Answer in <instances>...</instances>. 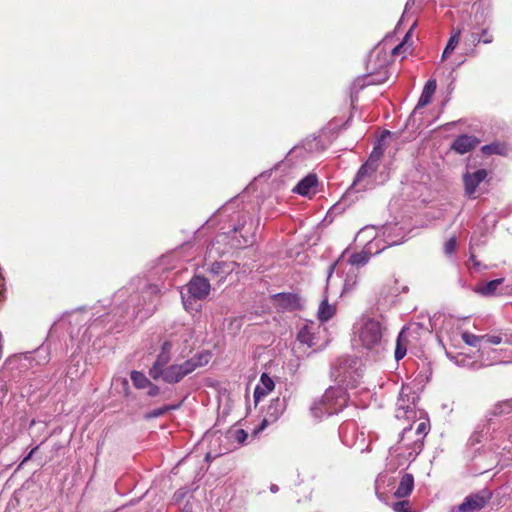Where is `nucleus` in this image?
<instances>
[{
  "label": "nucleus",
  "instance_id": "nucleus-10",
  "mask_svg": "<svg viewBox=\"0 0 512 512\" xmlns=\"http://www.w3.org/2000/svg\"><path fill=\"white\" fill-rule=\"evenodd\" d=\"M377 169L376 166L372 165V162L366 161L358 170L352 187H359L358 190H365Z\"/></svg>",
  "mask_w": 512,
  "mask_h": 512
},
{
  "label": "nucleus",
  "instance_id": "nucleus-37",
  "mask_svg": "<svg viewBox=\"0 0 512 512\" xmlns=\"http://www.w3.org/2000/svg\"><path fill=\"white\" fill-rule=\"evenodd\" d=\"M474 17L475 19H484V11L483 9H481L480 7L477 8L475 14H474Z\"/></svg>",
  "mask_w": 512,
  "mask_h": 512
},
{
  "label": "nucleus",
  "instance_id": "nucleus-4",
  "mask_svg": "<svg viewBox=\"0 0 512 512\" xmlns=\"http://www.w3.org/2000/svg\"><path fill=\"white\" fill-rule=\"evenodd\" d=\"M187 293L189 296L186 298L185 294L182 292V301L185 308H188V305L191 304V299H204L210 291V283L209 281L201 276H194L189 283L186 285Z\"/></svg>",
  "mask_w": 512,
  "mask_h": 512
},
{
  "label": "nucleus",
  "instance_id": "nucleus-20",
  "mask_svg": "<svg viewBox=\"0 0 512 512\" xmlns=\"http://www.w3.org/2000/svg\"><path fill=\"white\" fill-rule=\"evenodd\" d=\"M130 378L133 385L139 389L148 387L151 382L142 372L139 371H132Z\"/></svg>",
  "mask_w": 512,
  "mask_h": 512
},
{
  "label": "nucleus",
  "instance_id": "nucleus-30",
  "mask_svg": "<svg viewBox=\"0 0 512 512\" xmlns=\"http://www.w3.org/2000/svg\"><path fill=\"white\" fill-rule=\"evenodd\" d=\"M392 507L395 512H411L408 500L395 502Z\"/></svg>",
  "mask_w": 512,
  "mask_h": 512
},
{
  "label": "nucleus",
  "instance_id": "nucleus-8",
  "mask_svg": "<svg viewBox=\"0 0 512 512\" xmlns=\"http://www.w3.org/2000/svg\"><path fill=\"white\" fill-rule=\"evenodd\" d=\"M286 409V400L284 398L276 397L272 399L267 406L266 415L263 421L261 422L258 429L255 430V433L262 431L270 422H275L285 411Z\"/></svg>",
  "mask_w": 512,
  "mask_h": 512
},
{
  "label": "nucleus",
  "instance_id": "nucleus-33",
  "mask_svg": "<svg viewBox=\"0 0 512 512\" xmlns=\"http://www.w3.org/2000/svg\"><path fill=\"white\" fill-rule=\"evenodd\" d=\"M482 339L493 345H498L502 342V338L498 335H482Z\"/></svg>",
  "mask_w": 512,
  "mask_h": 512
},
{
  "label": "nucleus",
  "instance_id": "nucleus-18",
  "mask_svg": "<svg viewBox=\"0 0 512 512\" xmlns=\"http://www.w3.org/2000/svg\"><path fill=\"white\" fill-rule=\"evenodd\" d=\"M248 434L244 429H229L226 432V445L232 442H236L238 445H242L247 439ZM229 448L226 446V450Z\"/></svg>",
  "mask_w": 512,
  "mask_h": 512
},
{
  "label": "nucleus",
  "instance_id": "nucleus-22",
  "mask_svg": "<svg viewBox=\"0 0 512 512\" xmlns=\"http://www.w3.org/2000/svg\"><path fill=\"white\" fill-rule=\"evenodd\" d=\"M370 254L366 251L354 253L349 257L348 262L351 265L363 266L369 261Z\"/></svg>",
  "mask_w": 512,
  "mask_h": 512
},
{
  "label": "nucleus",
  "instance_id": "nucleus-17",
  "mask_svg": "<svg viewBox=\"0 0 512 512\" xmlns=\"http://www.w3.org/2000/svg\"><path fill=\"white\" fill-rule=\"evenodd\" d=\"M463 28H453L451 36L446 44V47L442 53V60L446 59L450 53L453 52L457 44L459 43Z\"/></svg>",
  "mask_w": 512,
  "mask_h": 512
},
{
  "label": "nucleus",
  "instance_id": "nucleus-41",
  "mask_svg": "<svg viewBox=\"0 0 512 512\" xmlns=\"http://www.w3.org/2000/svg\"><path fill=\"white\" fill-rule=\"evenodd\" d=\"M410 430H411V427H410V428H406V429H404V431H403V435H405V434H406L408 431H410Z\"/></svg>",
  "mask_w": 512,
  "mask_h": 512
},
{
  "label": "nucleus",
  "instance_id": "nucleus-15",
  "mask_svg": "<svg viewBox=\"0 0 512 512\" xmlns=\"http://www.w3.org/2000/svg\"><path fill=\"white\" fill-rule=\"evenodd\" d=\"M508 151H509L508 146L502 142H493L491 144L484 145L481 148V152L485 156H491V155L507 156Z\"/></svg>",
  "mask_w": 512,
  "mask_h": 512
},
{
  "label": "nucleus",
  "instance_id": "nucleus-23",
  "mask_svg": "<svg viewBox=\"0 0 512 512\" xmlns=\"http://www.w3.org/2000/svg\"><path fill=\"white\" fill-rule=\"evenodd\" d=\"M384 154V148L381 144V141H379L374 147L373 150L369 156V159L367 162H372L373 166H376L378 168V162L381 159V157Z\"/></svg>",
  "mask_w": 512,
  "mask_h": 512
},
{
  "label": "nucleus",
  "instance_id": "nucleus-2",
  "mask_svg": "<svg viewBox=\"0 0 512 512\" xmlns=\"http://www.w3.org/2000/svg\"><path fill=\"white\" fill-rule=\"evenodd\" d=\"M211 354L209 352L199 353L181 364H173L165 369V382L174 384L180 382L197 368L209 363Z\"/></svg>",
  "mask_w": 512,
  "mask_h": 512
},
{
  "label": "nucleus",
  "instance_id": "nucleus-6",
  "mask_svg": "<svg viewBox=\"0 0 512 512\" xmlns=\"http://www.w3.org/2000/svg\"><path fill=\"white\" fill-rule=\"evenodd\" d=\"M360 341L368 349L380 344L382 339L381 324L375 320H368L364 323L360 331Z\"/></svg>",
  "mask_w": 512,
  "mask_h": 512
},
{
  "label": "nucleus",
  "instance_id": "nucleus-31",
  "mask_svg": "<svg viewBox=\"0 0 512 512\" xmlns=\"http://www.w3.org/2000/svg\"><path fill=\"white\" fill-rule=\"evenodd\" d=\"M456 244L457 242L455 237L448 239L444 244V252L447 255H451L456 249Z\"/></svg>",
  "mask_w": 512,
  "mask_h": 512
},
{
  "label": "nucleus",
  "instance_id": "nucleus-36",
  "mask_svg": "<svg viewBox=\"0 0 512 512\" xmlns=\"http://www.w3.org/2000/svg\"><path fill=\"white\" fill-rule=\"evenodd\" d=\"M167 410H168V407L159 408V409H157V410H154V411L151 413V416H153V417H159V416L163 415Z\"/></svg>",
  "mask_w": 512,
  "mask_h": 512
},
{
  "label": "nucleus",
  "instance_id": "nucleus-21",
  "mask_svg": "<svg viewBox=\"0 0 512 512\" xmlns=\"http://www.w3.org/2000/svg\"><path fill=\"white\" fill-rule=\"evenodd\" d=\"M430 429V424L428 421H423V422H420L418 425H417V428H416V434L418 435H422V438L421 439H417L415 442H414V448H418L419 450L422 449L423 445H424V442H423V439L424 437L427 435L428 431Z\"/></svg>",
  "mask_w": 512,
  "mask_h": 512
},
{
  "label": "nucleus",
  "instance_id": "nucleus-39",
  "mask_svg": "<svg viewBox=\"0 0 512 512\" xmlns=\"http://www.w3.org/2000/svg\"><path fill=\"white\" fill-rule=\"evenodd\" d=\"M36 449H37V447L33 448V449L30 451L29 455L25 458V460H24V461L28 460V459L32 456V454L34 453V451H35Z\"/></svg>",
  "mask_w": 512,
  "mask_h": 512
},
{
  "label": "nucleus",
  "instance_id": "nucleus-5",
  "mask_svg": "<svg viewBox=\"0 0 512 512\" xmlns=\"http://www.w3.org/2000/svg\"><path fill=\"white\" fill-rule=\"evenodd\" d=\"M492 498V492L488 489H482L476 493L466 496L463 502L457 506L458 512H479Z\"/></svg>",
  "mask_w": 512,
  "mask_h": 512
},
{
  "label": "nucleus",
  "instance_id": "nucleus-25",
  "mask_svg": "<svg viewBox=\"0 0 512 512\" xmlns=\"http://www.w3.org/2000/svg\"><path fill=\"white\" fill-rule=\"evenodd\" d=\"M285 308L292 309L297 303V297L290 293H279L275 296Z\"/></svg>",
  "mask_w": 512,
  "mask_h": 512
},
{
  "label": "nucleus",
  "instance_id": "nucleus-27",
  "mask_svg": "<svg viewBox=\"0 0 512 512\" xmlns=\"http://www.w3.org/2000/svg\"><path fill=\"white\" fill-rule=\"evenodd\" d=\"M168 346H169L168 342H165L163 344V346H162L163 352L158 355L156 361L154 362V364H156L159 367H162L163 369H165L164 367L167 365V363L170 360L169 354L164 352V350H166Z\"/></svg>",
  "mask_w": 512,
  "mask_h": 512
},
{
  "label": "nucleus",
  "instance_id": "nucleus-7",
  "mask_svg": "<svg viewBox=\"0 0 512 512\" xmlns=\"http://www.w3.org/2000/svg\"><path fill=\"white\" fill-rule=\"evenodd\" d=\"M488 176V172L485 169H478L475 172H466L463 174V183L465 195L471 199L476 198L477 187L483 182Z\"/></svg>",
  "mask_w": 512,
  "mask_h": 512
},
{
  "label": "nucleus",
  "instance_id": "nucleus-38",
  "mask_svg": "<svg viewBox=\"0 0 512 512\" xmlns=\"http://www.w3.org/2000/svg\"><path fill=\"white\" fill-rule=\"evenodd\" d=\"M234 324H237L236 326H237V328H239V326H240V321H239V320H237V319H235L234 321H231V322H230V326H231V327H232Z\"/></svg>",
  "mask_w": 512,
  "mask_h": 512
},
{
  "label": "nucleus",
  "instance_id": "nucleus-29",
  "mask_svg": "<svg viewBox=\"0 0 512 512\" xmlns=\"http://www.w3.org/2000/svg\"><path fill=\"white\" fill-rule=\"evenodd\" d=\"M149 375L154 379L157 380L160 377L163 378L165 381V369L162 367L157 366L156 364H153V366L149 370Z\"/></svg>",
  "mask_w": 512,
  "mask_h": 512
},
{
  "label": "nucleus",
  "instance_id": "nucleus-42",
  "mask_svg": "<svg viewBox=\"0 0 512 512\" xmlns=\"http://www.w3.org/2000/svg\"><path fill=\"white\" fill-rule=\"evenodd\" d=\"M211 452H208L207 455H206V458L209 459L211 457Z\"/></svg>",
  "mask_w": 512,
  "mask_h": 512
},
{
  "label": "nucleus",
  "instance_id": "nucleus-35",
  "mask_svg": "<svg viewBox=\"0 0 512 512\" xmlns=\"http://www.w3.org/2000/svg\"><path fill=\"white\" fill-rule=\"evenodd\" d=\"M149 387V391H148V395L149 396H157L160 392V389L157 385H154L150 382V385L148 386Z\"/></svg>",
  "mask_w": 512,
  "mask_h": 512
},
{
  "label": "nucleus",
  "instance_id": "nucleus-32",
  "mask_svg": "<svg viewBox=\"0 0 512 512\" xmlns=\"http://www.w3.org/2000/svg\"><path fill=\"white\" fill-rule=\"evenodd\" d=\"M480 39H481V43L490 44L493 42L494 37L489 32V30L487 28H485V29H482V31L480 33Z\"/></svg>",
  "mask_w": 512,
  "mask_h": 512
},
{
  "label": "nucleus",
  "instance_id": "nucleus-13",
  "mask_svg": "<svg viewBox=\"0 0 512 512\" xmlns=\"http://www.w3.org/2000/svg\"><path fill=\"white\" fill-rule=\"evenodd\" d=\"M414 488V477L406 473L401 477L400 483L394 493L397 498H404L411 494Z\"/></svg>",
  "mask_w": 512,
  "mask_h": 512
},
{
  "label": "nucleus",
  "instance_id": "nucleus-12",
  "mask_svg": "<svg viewBox=\"0 0 512 512\" xmlns=\"http://www.w3.org/2000/svg\"><path fill=\"white\" fill-rule=\"evenodd\" d=\"M275 387V383L271 377H269L266 373H263L260 378V384L256 386L254 390V399L257 403L261 397L266 396L270 393Z\"/></svg>",
  "mask_w": 512,
  "mask_h": 512
},
{
  "label": "nucleus",
  "instance_id": "nucleus-28",
  "mask_svg": "<svg viewBox=\"0 0 512 512\" xmlns=\"http://www.w3.org/2000/svg\"><path fill=\"white\" fill-rule=\"evenodd\" d=\"M413 27H414V26H412V27L410 28V30L406 33V35H405V37H404L403 41H402L401 43H399L397 46H395V47L393 48V50H392V55H400L401 53H403V52L407 49V47H406V43H407L408 38H409V37H410V35H411V32H412V30H413Z\"/></svg>",
  "mask_w": 512,
  "mask_h": 512
},
{
  "label": "nucleus",
  "instance_id": "nucleus-11",
  "mask_svg": "<svg viewBox=\"0 0 512 512\" xmlns=\"http://www.w3.org/2000/svg\"><path fill=\"white\" fill-rule=\"evenodd\" d=\"M318 185V177L316 174L311 173L304 177L294 187L293 192L301 196H309L311 192L315 193V188Z\"/></svg>",
  "mask_w": 512,
  "mask_h": 512
},
{
  "label": "nucleus",
  "instance_id": "nucleus-43",
  "mask_svg": "<svg viewBox=\"0 0 512 512\" xmlns=\"http://www.w3.org/2000/svg\"><path fill=\"white\" fill-rule=\"evenodd\" d=\"M502 364H508V363H511L510 361H502L501 362Z\"/></svg>",
  "mask_w": 512,
  "mask_h": 512
},
{
  "label": "nucleus",
  "instance_id": "nucleus-40",
  "mask_svg": "<svg viewBox=\"0 0 512 512\" xmlns=\"http://www.w3.org/2000/svg\"><path fill=\"white\" fill-rule=\"evenodd\" d=\"M470 260H471V261H473V263H474L475 265H478V263L475 261V255H474V254H471V255H470Z\"/></svg>",
  "mask_w": 512,
  "mask_h": 512
},
{
  "label": "nucleus",
  "instance_id": "nucleus-14",
  "mask_svg": "<svg viewBox=\"0 0 512 512\" xmlns=\"http://www.w3.org/2000/svg\"><path fill=\"white\" fill-rule=\"evenodd\" d=\"M436 88H437L436 80L429 79L423 88L421 96L416 105V109L423 108L431 102L432 96L434 95Z\"/></svg>",
  "mask_w": 512,
  "mask_h": 512
},
{
  "label": "nucleus",
  "instance_id": "nucleus-16",
  "mask_svg": "<svg viewBox=\"0 0 512 512\" xmlns=\"http://www.w3.org/2000/svg\"><path fill=\"white\" fill-rule=\"evenodd\" d=\"M335 313H336V307L334 305L330 304L328 302L327 298H325L324 300L321 301L319 308H318V313H317L318 320L321 323L330 320L335 315Z\"/></svg>",
  "mask_w": 512,
  "mask_h": 512
},
{
  "label": "nucleus",
  "instance_id": "nucleus-9",
  "mask_svg": "<svg viewBox=\"0 0 512 512\" xmlns=\"http://www.w3.org/2000/svg\"><path fill=\"white\" fill-rule=\"evenodd\" d=\"M480 139L473 135L461 134L455 138L451 145V150L463 155L474 150L479 144Z\"/></svg>",
  "mask_w": 512,
  "mask_h": 512
},
{
  "label": "nucleus",
  "instance_id": "nucleus-34",
  "mask_svg": "<svg viewBox=\"0 0 512 512\" xmlns=\"http://www.w3.org/2000/svg\"><path fill=\"white\" fill-rule=\"evenodd\" d=\"M468 40L471 42V44L474 47H476L479 43H481L480 34L472 32V33H470Z\"/></svg>",
  "mask_w": 512,
  "mask_h": 512
},
{
  "label": "nucleus",
  "instance_id": "nucleus-26",
  "mask_svg": "<svg viewBox=\"0 0 512 512\" xmlns=\"http://www.w3.org/2000/svg\"><path fill=\"white\" fill-rule=\"evenodd\" d=\"M461 338L463 342L469 346L476 347L478 343L483 340L482 336H477L471 332L465 331L462 333Z\"/></svg>",
  "mask_w": 512,
  "mask_h": 512
},
{
  "label": "nucleus",
  "instance_id": "nucleus-19",
  "mask_svg": "<svg viewBox=\"0 0 512 512\" xmlns=\"http://www.w3.org/2000/svg\"><path fill=\"white\" fill-rule=\"evenodd\" d=\"M503 281H504L503 278H499V279L491 280L486 283H482L477 287L476 291L479 294L484 295V296L493 295L495 293V291L497 290L498 286L500 284H502Z\"/></svg>",
  "mask_w": 512,
  "mask_h": 512
},
{
  "label": "nucleus",
  "instance_id": "nucleus-1",
  "mask_svg": "<svg viewBox=\"0 0 512 512\" xmlns=\"http://www.w3.org/2000/svg\"><path fill=\"white\" fill-rule=\"evenodd\" d=\"M256 228L257 225L248 213L239 214L237 224L233 225L232 229L226 234V244L232 250L252 246L256 240Z\"/></svg>",
  "mask_w": 512,
  "mask_h": 512
},
{
  "label": "nucleus",
  "instance_id": "nucleus-3",
  "mask_svg": "<svg viewBox=\"0 0 512 512\" xmlns=\"http://www.w3.org/2000/svg\"><path fill=\"white\" fill-rule=\"evenodd\" d=\"M297 339L301 344L307 345L313 351L324 348L328 343L326 328L313 321L306 323L300 329Z\"/></svg>",
  "mask_w": 512,
  "mask_h": 512
},
{
  "label": "nucleus",
  "instance_id": "nucleus-24",
  "mask_svg": "<svg viewBox=\"0 0 512 512\" xmlns=\"http://www.w3.org/2000/svg\"><path fill=\"white\" fill-rule=\"evenodd\" d=\"M403 334H404V331H402L397 337V343H396L395 354H394L395 359L397 361L403 359L407 353V346L403 342Z\"/></svg>",
  "mask_w": 512,
  "mask_h": 512
}]
</instances>
